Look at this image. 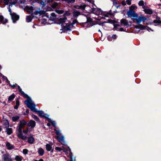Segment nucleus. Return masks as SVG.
Masks as SVG:
<instances>
[{
	"label": "nucleus",
	"instance_id": "43",
	"mask_svg": "<svg viewBox=\"0 0 161 161\" xmlns=\"http://www.w3.org/2000/svg\"><path fill=\"white\" fill-rule=\"evenodd\" d=\"M153 23L154 24H161V20H158L155 19L153 21Z\"/></svg>",
	"mask_w": 161,
	"mask_h": 161
},
{
	"label": "nucleus",
	"instance_id": "17",
	"mask_svg": "<svg viewBox=\"0 0 161 161\" xmlns=\"http://www.w3.org/2000/svg\"><path fill=\"white\" fill-rule=\"evenodd\" d=\"M96 9L95 11V13L94 14L96 15H99L100 14L102 15L103 13V11L101 9V8H97Z\"/></svg>",
	"mask_w": 161,
	"mask_h": 161
},
{
	"label": "nucleus",
	"instance_id": "25",
	"mask_svg": "<svg viewBox=\"0 0 161 161\" xmlns=\"http://www.w3.org/2000/svg\"><path fill=\"white\" fill-rule=\"evenodd\" d=\"M19 99L17 98L16 100V105L14 107V108L15 109H17L19 106Z\"/></svg>",
	"mask_w": 161,
	"mask_h": 161
},
{
	"label": "nucleus",
	"instance_id": "27",
	"mask_svg": "<svg viewBox=\"0 0 161 161\" xmlns=\"http://www.w3.org/2000/svg\"><path fill=\"white\" fill-rule=\"evenodd\" d=\"M52 145L49 144H47L46 145V150L48 151H50L51 150L52 148Z\"/></svg>",
	"mask_w": 161,
	"mask_h": 161
},
{
	"label": "nucleus",
	"instance_id": "46",
	"mask_svg": "<svg viewBox=\"0 0 161 161\" xmlns=\"http://www.w3.org/2000/svg\"><path fill=\"white\" fill-rule=\"evenodd\" d=\"M144 2L143 0H141L139 2L138 5L139 6H142L144 5Z\"/></svg>",
	"mask_w": 161,
	"mask_h": 161
},
{
	"label": "nucleus",
	"instance_id": "23",
	"mask_svg": "<svg viewBox=\"0 0 161 161\" xmlns=\"http://www.w3.org/2000/svg\"><path fill=\"white\" fill-rule=\"evenodd\" d=\"M58 22L56 23L58 24L61 25V26H62L63 23H65V22L62 18H60L58 19L57 20Z\"/></svg>",
	"mask_w": 161,
	"mask_h": 161
},
{
	"label": "nucleus",
	"instance_id": "31",
	"mask_svg": "<svg viewBox=\"0 0 161 161\" xmlns=\"http://www.w3.org/2000/svg\"><path fill=\"white\" fill-rule=\"evenodd\" d=\"M44 150L42 148H40L38 151V153L41 156H42L44 154Z\"/></svg>",
	"mask_w": 161,
	"mask_h": 161
},
{
	"label": "nucleus",
	"instance_id": "40",
	"mask_svg": "<svg viewBox=\"0 0 161 161\" xmlns=\"http://www.w3.org/2000/svg\"><path fill=\"white\" fill-rule=\"evenodd\" d=\"M55 12L58 14H62L64 12V11L62 10H56Z\"/></svg>",
	"mask_w": 161,
	"mask_h": 161
},
{
	"label": "nucleus",
	"instance_id": "26",
	"mask_svg": "<svg viewBox=\"0 0 161 161\" xmlns=\"http://www.w3.org/2000/svg\"><path fill=\"white\" fill-rule=\"evenodd\" d=\"M6 131L8 135H11L13 132V129L12 128H9L8 127L6 128Z\"/></svg>",
	"mask_w": 161,
	"mask_h": 161
},
{
	"label": "nucleus",
	"instance_id": "13",
	"mask_svg": "<svg viewBox=\"0 0 161 161\" xmlns=\"http://www.w3.org/2000/svg\"><path fill=\"white\" fill-rule=\"evenodd\" d=\"M53 0V2H50V3H48V5L51 6L52 8H54L58 5V4L57 2H55L54 0Z\"/></svg>",
	"mask_w": 161,
	"mask_h": 161
},
{
	"label": "nucleus",
	"instance_id": "63",
	"mask_svg": "<svg viewBox=\"0 0 161 161\" xmlns=\"http://www.w3.org/2000/svg\"><path fill=\"white\" fill-rule=\"evenodd\" d=\"M117 36L116 35L114 34L112 35V38L114 39H115L116 38Z\"/></svg>",
	"mask_w": 161,
	"mask_h": 161
},
{
	"label": "nucleus",
	"instance_id": "16",
	"mask_svg": "<svg viewBox=\"0 0 161 161\" xmlns=\"http://www.w3.org/2000/svg\"><path fill=\"white\" fill-rule=\"evenodd\" d=\"M80 14H81L80 12L76 10H74V12H73V17L75 18H77Z\"/></svg>",
	"mask_w": 161,
	"mask_h": 161
},
{
	"label": "nucleus",
	"instance_id": "56",
	"mask_svg": "<svg viewBox=\"0 0 161 161\" xmlns=\"http://www.w3.org/2000/svg\"><path fill=\"white\" fill-rule=\"evenodd\" d=\"M25 112H26V113H23L24 115H28V114L29 113V109H26V110Z\"/></svg>",
	"mask_w": 161,
	"mask_h": 161
},
{
	"label": "nucleus",
	"instance_id": "61",
	"mask_svg": "<svg viewBox=\"0 0 161 161\" xmlns=\"http://www.w3.org/2000/svg\"><path fill=\"white\" fill-rule=\"evenodd\" d=\"M107 22L110 24H113V20L110 19H109L107 20Z\"/></svg>",
	"mask_w": 161,
	"mask_h": 161
},
{
	"label": "nucleus",
	"instance_id": "54",
	"mask_svg": "<svg viewBox=\"0 0 161 161\" xmlns=\"http://www.w3.org/2000/svg\"><path fill=\"white\" fill-rule=\"evenodd\" d=\"M29 131V128L27 127L25 130H24L23 131V132L25 134H27Z\"/></svg>",
	"mask_w": 161,
	"mask_h": 161
},
{
	"label": "nucleus",
	"instance_id": "39",
	"mask_svg": "<svg viewBox=\"0 0 161 161\" xmlns=\"http://www.w3.org/2000/svg\"><path fill=\"white\" fill-rule=\"evenodd\" d=\"M147 27V26H145L142 24H140V29L141 30H145L146 29Z\"/></svg>",
	"mask_w": 161,
	"mask_h": 161
},
{
	"label": "nucleus",
	"instance_id": "37",
	"mask_svg": "<svg viewBox=\"0 0 161 161\" xmlns=\"http://www.w3.org/2000/svg\"><path fill=\"white\" fill-rule=\"evenodd\" d=\"M2 78L4 80H5V81L6 82V83H8V84L10 83V81L8 80L6 76L3 75H2Z\"/></svg>",
	"mask_w": 161,
	"mask_h": 161
},
{
	"label": "nucleus",
	"instance_id": "2",
	"mask_svg": "<svg viewBox=\"0 0 161 161\" xmlns=\"http://www.w3.org/2000/svg\"><path fill=\"white\" fill-rule=\"evenodd\" d=\"M27 125V122L24 119H22L19 121V125L17 127V129L18 132H22V129H24L25 126Z\"/></svg>",
	"mask_w": 161,
	"mask_h": 161
},
{
	"label": "nucleus",
	"instance_id": "35",
	"mask_svg": "<svg viewBox=\"0 0 161 161\" xmlns=\"http://www.w3.org/2000/svg\"><path fill=\"white\" fill-rule=\"evenodd\" d=\"M15 159L17 161H21L22 160V157L19 156H16L15 157Z\"/></svg>",
	"mask_w": 161,
	"mask_h": 161
},
{
	"label": "nucleus",
	"instance_id": "62",
	"mask_svg": "<svg viewBox=\"0 0 161 161\" xmlns=\"http://www.w3.org/2000/svg\"><path fill=\"white\" fill-rule=\"evenodd\" d=\"M121 4L123 6H125L126 5V2L125 1H122L121 2Z\"/></svg>",
	"mask_w": 161,
	"mask_h": 161
},
{
	"label": "nucleus",
	"instance_id": "30",
	"mask_svg": "<svg viewBox=\"0 0 161 161\" xmlns=\"http://www.w3.org/2000/svg\"><path fill=\"white\" fill-rule=\"evenodd\" d=\"M51 15L50 18L51 19L50 20V21H51L52 20L55 19L56 18L57 16L54 13H52Z\"/></svg>",
	"mask_w": 161,
	"mask_h": 161
},
{
	"label": "nucleus",
	"instance_id": "41",
	"mask_svg": "<svg viewBox=\"0 0 161 161\" xmlns=\"http://www.w3.org/2000/svg\"><path fill=\"white\" fill-rule=\"evenodd\" d=\"M54 130L55 131V134L58 136H59L60 135V132L59 130H57L55 128L54 129Z\"/></svg>",
	"mask_w": 161,
	"mask_h": 161
},
{
	"label": "nucleus",
	"instance_id": "7",
	"mask_svg": "<svg viewBox=\"0 0 161 161\" xmlns=\"http://www.w3.org/2000/svg\"><path fill=\"white\" fill-rule=\"evenodd\" d=\"M11 19L13 23H15L16 21L18 20L19 18V15L15 13H13V14L11 15Z\"/></svg>",
	"mask_w": 161,
	"mask_h": 161
},
{
	"label": "nucleus",
	"instance_id": "38",
	"mask_svg": "<svg viewBox=\"0 0 161 161\" xmlns=\"http://www.w3.org/2000/svg\"><path fill=\"white\" fill-rule=\"evenodd\" d=\"M46 115L47 116H46L45 117V118L44 119H47L48 122L51 123V122H52V120L50 118H48L49 115L48 114H46Z\"/></svg>",
	"mask_w": 161,
	"mask_h": 161
},
{
	"label": "nucleus",
	"instance_id": "4",
	"mask_svg": "<svg viewBox=\"0 0 161 161\" xmlns=\"http://www.w3.org/2000/svg\"><path fill=\"white\" fill-rule=\"evenodd\" d=\"M84 15L86 17L87 21L86 22H84L83 24H87L86 27H90L94 25L93 19L91 17H88L86 15L84 14Z\"/></svg>",
	"mask_w": 161,
	"mask_h": 161
},
{
	"label": "nucleus",
	"instance_id": "19",
	"mask_svg": "<svg viewBox=\"0 0 161 161\" xmlns=\"http://www.w3.org/2000/svg\"><path fill=\"white\" fill-rule=\"evenodd\" d=\"M38 116L41 118H44L46 116V114H44V112L42 111H38Z\"/></svg>",
	"mask_w": 161,
	"mask_h": 161
},
{
	"label": "nucleus",
	"instance_id": "47",
	"mask_svg": "<svg viewBox=\"0 0 161 161\" xmlns=\"http://www.w3.org/2000/svg\"><path fill=\"white\" fill-rule=\"evenodd\" d=\"M63 151L64 152L66 153L67 154L68 153V149L65 148L64 146H62Z\"/></svg>",
	"mask_w": 161,
	"mask_h": 161
},
{
	"label": "nucleus",
	"instance_id": "21",
	"mask_svg": "<svg viewBox=\"0 0 161 161\" xmlns=\"http://www.w3.org/2000/svg\"><path fill=\"white\" fill-rule=\"evenodd\" d=\"M143 11L146 14H151L153 13V11L151 9H144Z\"/></svg>",
	"mask_w": 161,
	"mask_h": 161
},
{
	"label": "nucleus",
	"instance_id": "14",
	"mask_svg": "<svg viewBox=\"0 0 161 161\" xmlns=\"http://www.w3.org/2000/svg\"><path fill=\"white\" fill-rule=\"evenodd\" d=\"M17 136L19 138H20L24 140H26L27 138L28 139V137L26 136H24L22 134V132H19L17 135Z\"/></svg>",
	"mask_w": 161,
	"mask_h": 161
},
{
	"label": "nucleus",
	"instance_id": "42",
	"mask_svg": "<svg viewBox=\"0 0 161 161\" xmlns=\"http://www.w3.org/2000/svg\"><path fill=\"white\" fill-rule=\"evenodd\" d=\"M96 8L93 7L92 8H91L89 11L91 13L94 14L95 13V11H96Z\"/></svg>",
	"mask_w": 161,
	"mask_h": 161
},
{
	"label": "nucleus",
	"instance_id": "24",
	"mask_svg": "<svg viewBox=\"0 0 161 161\" xmlns=\"http://www.w3.org/2000/svg\"><path fill=\"white\" fill-rule=\"evenodd\" d=\"M35 141V139L32 136H30L28 138V142L30 144H32Z\"/></svg>",
	"mask_w": 161,
	"mask_h": 161
},
{
	"label": "nucleus",
	"instance_id": "32",
	"mask_svg": "<svg viewBox=\"0 0 161 161\" xmlns=\"http://www.w3.org/2000/svg\"><path fill=\"white\" fill-rule=\"evenodd\" d=\"M19 119V117L18 116H13L12 117V120L13 122H16Z\"/></svg>",
	"mask_w": 161,
	"mask_h": 161
},
{
	"label": "nucleus",
	"instance_id": "10",
	"mask_svg": "<svg viewBox=\"0 0 161 161\" xmlns=\"http://www.w3.org/2000/svg\"><path fill=\"white\" fill-rule=\"evenodd\" d=\"M17 88L19 92L20 93L21 95L23 96V97L25 98H26L28 97V96L22 90L20 86H19L17 85Z\"/></svg>",
	"mask_w": 161,
	"mask_h": 161
},
{
	"label": "nucleus",
	"instance_id": "6",
	"mask_svg": "<svg viewBox=\"0 0 161 161\" xmlns=\"http://www.w3.org/2000/svg\"><path fill=\"white\" fill-rule=\"evenodd\" d=\"M11 155L9 153L4 154L2 156L1 161H12Z\"/></svg>",
	"mask_w": 161,
	"mask_h": 161
},
{
	"label": "nucleus",
	"instance_id": "60",
	"mask_svg": "<svg viewBox=\"0 0 161 161\" xmlns=\"http://www.w3.org/2000/svg\"><path fill=\"white\" fill-rule=\"evenodd\" d=\"M10 5H9V8H8V12H9V14L10 15H12V14H13V13H12V11L11 9L10 8Z\"/></svg>",
	"mask_w": 161,
	"mask_h": 161
},
{
	"label": "nucleus",
	"instance_id": "9",
	"mask_svg": "<svg viewBox=\"0 0 161 161\" xmlns=\"http://www.w3.org/2000/svg\"><path fill=\"white\" fill-rule=\"evenodd\" d=\"M36 123L33 120H30L28 123H27V125L28 127H31V129L34 128L36 126Z\"/></svg>",
	"mask_w": 161,
	"mask_h": 161
},
{
	"label": "nucleus",
	"instance_id": "45",
	"mask_svg": "<svg viewBox=\"0 0 161 161\" xmlns=\"http://www.w3.org/2000/svg\"><path fill=\"white\" fill-rule=\"evenodd\" d=\"M70 14L71 13L69 11H67L64 13V16H69L70 15Z\"/></svg>",
	"mask_w": 161,
	"mask_h": 161
},
{
	"label": "nucleus",
	"instance_id": "15",
	"mask_svg": "<svg viewBox=\"0 0 161 161\" xmlns=\"http://www.w3.org/2000/svg\"><path fill=\"white\" fill-rule=\"evenodd\" d=\"M25 8L27 10V12L29 13H32V11L34 9L33 7L28 5L26 6Z\"/></svg>",
	"mask_w": 161,
	"mask_h": 161
},
{
	"label": "nucleus",
	"instance_id": "48",
	"mask_svg": "<svg viewBox=\"0 0 161 161\" xmlns=\"http://www.w3.org/2000/svg\"><path fill=\"white\" fill-rule=\"evenodd\" d=\"M9 86H11L12 88L13 89H14L17 86V84H15V85L14 84L13 85H12L10 83L9 84Z\"/></svg>",
	"mask_w": 161,
	"mask_h": 161
},
{
	"label": "nucleus",
	"instance_id": "22",
	"mask_svg": "<svg viewBox=\"0 0 161 161\" xmlns=\"http://www.w3.org/2000/svg\"><path fill=\"white\" fill-rule=\"evenodd\" d=\"M15 97V96L14 93L10 96L8 98V103H10L11 102L13 101Z\"/></svg>",
	"mask_w": 161,
	"mask_h": 161
},
{
	"label": "nucleus",
	"instance_id": "28",
	"mask_svg": "<svg viewBox=\"0 0 161 161\" xmlns=\"http://www.w3.org/2000/svg\"><path fill=\"white\" fill-rule=\"evenodd\" d=\"M9 123L8 120H6L3 123V127L7 128L9 127Z\"/></svg>",
	"mask_w": 161,
	"mask_h": 161
},
{
	"label": "nucleus",
	"instance_id": "58",
	"mask_svg": "<svg viewBox=\"0 0 161 161\" xmlns=\"http://www.w3.org/2000/svg\"><path fill=\"white\" fill-rule=\"evenodd\" d=\"M52 125L54 127L56 128V123H55L54 121H52L51 122Z\"/></svg>",
	"mask_w": 161,
	"mask_h": 161
},
{
	"label": "nucleus",
	"instance_id": "57",
	"mask_svg": "<svg viewBox=\"0 0 161 161\" xmlns=\"http://www.w3.org/2000/svg\"><path fill=\"white\" fill-rule=\"evenodd\" d=\"M131 0H127L126 2L128 5H130L131 4Z\"/></svg>",
	"mask_w": 161,
	"mask_h": 161
},
{
	"label": "nucleus",
	"instance_id": "36",
	"mask_svg": "<svg viewBox=\"0 0 161 161\" xmlns=\"http://www.w3.org/2000/svg\"><path fill=\"white\" fill-rule=\"evenodd\" d=\"M41 11H39L38 10H36L35 12H32V14H35V15H37L39 14H42L41 13Z\"/></svg>",
	"mask_w": 161,
	"mask_h": 161
},
{
	"label": "nucleus",
	"instance_id": "20",
	"mask_svg": "<svg viewBox=\"0 0 161 161\" xmlns=\"http://www.w3.org/2000/svg\"><path fill=\"white\" fill-rule=\"evenodd\" d=\"M6 147L7 148L8 150H11L14 148V146L13 145H11L9 142H7L6 143Z\"/></svg>",
	"mask_w": 161,
	"mask_h": 161
},
{
	"label": "nucleus",
	"instance_id": "59",
	"mask_svg": "<svg viewBox=\"0 0 161 161\" xmlns=\"http://www.w3.org/2000/svg\"><path fill=\"white\" fill-rule=\"evenodd\" d=\"M114 28L117 29H119L118 27L120 26V25L119 24H114Z\"/></svg>",
	"mask_w": 161,
	"mask_h": 161
},
{
	"label": "nucleus",
	"instance_id": "3",
	"mask_svg": "<svg viewBox=\"0 0 161 161\" xmlns=\"http://www.w3.org/2000/svg\"><path fill=\"white\" fill-rule=\"evenodd\" d=\"M127 15L128 17H130L132 19L133 22L134 19L138 17V14L135 11L131 10L130 9L127 12Z\"/></svg>",
	"mask_w": 161,
	"mask_h": 161
},
{
	"label": "nucleus",
	"instance_id": "11",
	"mask_svg": "<svg viewBox=\"0 0 161 161\" xmlns=\"http://www.w3.org/2000/svg\"><path fill=\"white\" fill-rule=\"evenodd\" d=\"M120 23L121 25H124L126 26L127 28L131 26V25H129L128 22L126 19H122L120 20Z\"/></svg>",
	"mask_w": 161,
	"mask_h": 161
},
{
	"label": "nucleus",
	"instance_id": "51",
	"mask_svg": "<svg viewBox=\"0 0 161 161\" xmlns=\"http://www.w3.org/2000/svg\"><path fill=\"white\" fill-rule=\"evenodd\" d=\"M55 149L59 152H60L62 150L63 148H62L60 147H55Z\"/></svg>",
	"mask_w": 161,
	"mask_h": 161
},
{
	"label": "nucleus",
	"instance_id": "44",
	"mask_svg": "<svg viewBox=\"0 0 161 161\" xmlns=\"http://www.w3.org/2000/svg\"><path fill=\"white\" fill-rule=\"evenodd\" d=\"M77 22H78V21L76 19H75L73 20L72 23L70 24V25L72 27Z\"/></svg>",
	"mask_w": 161,
	"mask_h": 161
},
{
	"label": "nucleus",
	"instance_id": "5",
	"mask_svg": "<svg viewBox=\"0 0 161 161\" xmlns=\"http://www.w3.org/2000/svg\"><path fill=\"white\" fill-rule=\"evenodd\" d=\"M147 20V18L142 15H141L137 18H135L133 20V22H136L137 24H140L142 21L145 22V20Z\"/></svg>",
	"mask_w": 161,
	"mask_h": 161
},
{
	"label": "nucleus",
	"instance_id": "1",
	"mask_svg": "<svg viewBox=\"0 0 161 161\" xmlns=\"http://www.w3.org/2000/svg\"><path fill=\"white\" fill-rule=\"evenodd\" d=\"M26 98L27 99L25 101L24 103L27 105L28 108H30L31 111H33L36 108V105L32 102V100L30 97H28V98Z\"/></svg>",
	"mask_w": 161,
	"mask_h": 161
},
{
	"label": "nucleus",
	"instance_id": "52",
	"mask_svg": "<svg viewBox=\"0 0 161 161\" xmlns=\"http://www.w3.org/2000/svg\"><path fill=\"white\" fill-rule=\"evenodd\" d=\"M154 15L155 16V15H153V17H154ZM156 17L155 18L156 19V20H160V18L158 16L157 14H156Z\"/></svg>",
	"mask_w": 161,
	"mask_h": 161
},
{
	"label": "nucleus",
	"instance_id": "53",
	"mask_svg": "<svg viewBox=\"0 0 161 161\" xmlns=\"http://www.w3.org/2000/svg\"><path fill=\"white\" fill-rule=\"evenodd\" d=\"M47 11H53V9L52 8H51V7L48 6L47 8Z\"/></svg>",
	"mask_w": 161,
	"mask_h": 161
},
{
	"label": "nucleus",
	"instance_id": "12",
	"mask_svg": "<svg viewBox=\"0 0 161 161\" xmlns=\"http://www.w3.org/2000/svg\"><path fill=\"white\" fill-rule=\"evenodd\" d=\"M61 26L62 28L60 29V30H62L63 31L61 32V33L63 32H67V31H72L70 27H67L65 26L64 25H63L62 26Z\"/></svg>",
	"mask_w": 161,
	"mask_h": 161
},
{
	"label": "nucleus",
	"instance_id": "29",
	"mask_svg": "<svg viewBox=\"0 0 161 161\" xmlns=\"http://www.w3.org/2000/svg\"><path fill=\"white\" fill-rule=\"evenodd\" d=\"M31 115L32 118H33L35 120H36V121L39 122H40V119H39V118L37 117V116L36 115L33 114L32 113H31Z\"/></svg>",
	"mask_w": 161,
	"mask_h": 161
},
{
	"label": "nucleus",
	"instance_id": "64",
	"mask_svg": "<svg viewBox=\"0 0 161 161\" xmlns=\"http://www.w3.org/2000/svg\"><path fill=\"white\" fill-rule=\"evenodd\" d=\"M75 157H74V158L70 159L69 161H75Z\"/></svg>",
	"mask_w": 161,
	"mask_h": 161
},
{
	"label": "nucleus",
	"instance_id": "8",
	"mask_svg": "<svg viewBox=\"0 0 161 161\" xmlns=\"http://www.w3.org/2000/svg\"><path fill=\"white\" fill-rule=\"evenodd\" d=\"M58 142L62 144L65 146L66 144L65 142L64 141V137L63 136H57L56 138Z\"/></svg>",
	"mask_w": 161,
	"mask_h": 161
},
{
	"label": "nucleus",
	"instance_id": "18",
	"mask_svg": "<svg viewBox=\"0 0 161 161\" xmlns=\"http://www.w3.org/2000/svg\"><path fill=\"white\" fill-rule=\"evenodd\" d=\"M53 1V0H44V1H41L40 2V4L43 6H45L46 4L48 5V3H50V2H51Z\"/></svg>",
	"mask_w": 161,
	"mask_h": 161
},
{
	"label": "nucleus",
	"instance_id": "55",
	"mask_svg": "<svg viewBox=\"0 0 161 161\" xmlns=\"http://www.w3.org/2000/svg\"><path fill=\"white\" fill-rule=\"evenodd\" d=\"M137 7L136 6H133V5H132L131 6L130 8V9L131 10H133L135 9H137Z\"/></svg>",
	"mask_w": 161,
	"mask_h": 161
},
{
	"label": "nucleus",
	"instance_id": "33",
	"mask_svg": "<svg viewBox=\"0 0 161 161\" xmlns=\"http://www.w3.org/2000/svg\"><path fill=\"white\" fill-rule=\"evenodd\" d=\"M87 6H89L91 8V7L89 5H86V4H84L83 5H81L78 8L79 9H82V10H85V8Z\"/></svg>",
	"mask_w": 161,
	"mask_h": 161
},
{
	"label": "nucleus",
	"instance_id": "49",
	"mask_svg": "<svg viewBox=\"0 0 161 161\" xmlns=\"http://www.w3.org/2000/svg\"><path fill=\"white\" fill-rule=\"evenodd\" d=\"M28 152V150L27 149H24L23 150V153L24 154H27Z\"/></svg>",
	"mask_w": 161,
	"mask_h": 161
},
{
	"label": "nucleus",
	"instance_id": "50",
	"mask_svg": "<svg viewBox=\"0 0 161 161\" xmlns=\"http://www.w3.org/2000/svg\"><path fill=\"white\" fill-rule=\"evenodd\" d=\"M68 157L70 159L74 158L73 155L72 153L71 152L69 153V154Z\"/></svg>",
	"mask_w": 161,
	"mask_h": 161
},
{
	"label": "nucleus",
	"instance_id": "34",
	"mask_svg": "<svg viewBox=\"0 0 161 161\" xmlns=\"http://www.w3.org/2000/svg\"><path fill=\"white\" fill-rule=\"evenodd\" d=\"M32 19V18L31 16L30 15L27 16L26 18V21L27 22H31Z\"/></svg>",
	"mask_w": 161,
	"mask_h": 161
}]
</instances>
